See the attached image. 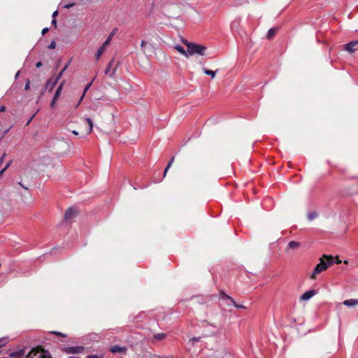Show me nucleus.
Returning <instances> with one entry per match:
<instances>
[{
    "instance_id": "obj_12",
    "label": "nucleus",
    "mask_w": 358,
    "mask_h": 358,
    "mask_svg": "<svg viewBox=\"0 0 358 358\" xmlns=\"http://www.w3.org/2000/svg\"><path fill=\"white\" fill-rule=\"evenodd\" d=\"M343 304L347 306H350V307L358 305V299H351L345 300L343 301Z\"/></svg>"
},
{
    "instance_id": "obj_40",
    "label": "nucleus",
    "mask_w": 358,
    "mask_h": 358,
    "mask_svg": "<svg viewBox=\"0 0 358 358\" xmlns=\"http://www.w3.org/2000/svg\"><path fill=\"white\" fill-rule=\"evenodd\" d=\"M17 352H12L10 354V356L12 357H17Z\"/></svg>"
},
{
    "instance_id": "obj_22",
    "label": "nucleus",
    "mask_w": 358,
    "mask_h": 358,
    "mask_svg": "<svg viewBox=\"0 0 358 358\" xmlns=\"http://www.w3.org/2000/svg\"><path fill=\"white\" fill-rule=\"evenodd\" d=\"M275 29H270L267 32L268 38H271L275 34Z\"/></svg>"
},
{
    "instance_id": "obj_6",
    "label": "nucleus",
    "mask_w": 358,
    "mask_h": 358,
    "mask_svg": "<svg viewBox=\"0 0 358 358\" xmlns=\"http://www.w3.org/2000/svg\"><path fill=\"white\" fill-rule=\"evenodd\" d=\"M345 49L350 52H354L356 51L358 49V40L347 43L345 45Z\"/></svg>"
},
{
    "instance_id": "obj_20",
    "label": "nucleus",
    "mask_w": 358,
    "mask_h": 358,
    "mask_svg": "<svg viewBox=\"0 0 358 358\" xmlns=\"http://www.w3.org/2000/svg\"><path fill=\"white\" fill-rule=\"evenodd\" d=\"M317 213L315 211H312L308 213V219L311 221L315 219L317 217Z\"/></svg>"
},
{
    "instance_id": "obj_52",
    "label": "nucleus",
    "mask_w": 358,
    "mask_h": 358,
    "mask_svg": "<svg viewBox=\"0 0 358 358\" xmlns=\"http://www.w3.org/2000/svg\"><path fill=\"white\" fill-rule=\"evenodd\" d=\"M69 358H75V357H69Z\"/></svg>"
},
{
    "instance_id": "obj_37",
    "label": "nucleus",
    "mask_w": 358,
    "mask_h": 358,
    "mask_svg": "<svg viewBox=\"0 0 358 358\" xmlns=\"http://www.w3.org/2000/svg\"><path fill=\"white\" fill-rule=\"evenodd\" d=\"M42 65H43L42 62H38L36 63V68H40L41 66H42Z\"/></svg>"
},
{
    "instance_id": "obj_21",
    "label": "nucleus",
    "mask_w": 358,
    "mask_h": 358,
    "mask_svg": "<svg viewBox=\"0 0 358 358\" xmlns=\"http://www.w3.org/2000/svg\"><path fill=\"white\" fill-rule=\"evenodd\" d=\"M173 162H174V157H172V158L170 159L169 162L168 163V164H167V166H166V169H165V170H164V177H165V176H166V173H167V171H168L169 169H170V167L171 166V165H172V164L173 163Z\"/></svg>"
},
{
    "instance_id": "obj_7",
    "label": "nucleus",
    "mask_w": 358,
    "mask_h": 358,
    "mask_svg": "<svg viewBox=\"0 0 358 358\" xmlns=\"http://www.w3.org/2000/svg\"><path fill=\"white\" fill-rule=\"evenodd\" d=\"M63 85H64V81L62 82V83L57 87V90H56V92L55 93V95H54V96L52 98V100L51 101V103H50L51 107H54L57 99L60 96L62 90Z\"/></svg>"
},
{
    "instance_id": "obj_29",
    "label": "nucleus",
    "mask_w": 358,
    "mask_h": 358,
    "mask_svg": "<svg viewBox=\"0 0 358 358\" xmlns=\"http://www.w3.org/2000/svg\"><path fill=\"white\" fill-rule=\"evenodd\" d=\"M90 89V83L87 84L86 86L85 87V90H84V93L82 95L80 99V101H81V100L83 99V96L85 94V93Z\"/></svg>"
},
{
    "instance_id": "obj_24",
    "label": "nucleus",
    "mask_w": 358,
    "mask_h": 358,
    "mask_svg": "<svg viewBox=\"0 0 358 358\" xmlns=\"http://www.w3.org/2000/svg\"><path fill=\"white\" fill-rule=\"evenodd\" d=\"M226 297H227L228 299H229V300L232 302V303L234 304V306L235 307H236V308H244V306H242V305L236 304V302L234 301V299H233L231 297H230V296H227Z\"/></svg>"
},
{
    "instance_id": "obj_36",
    "label": "nucleus",
    "mask_w": 358,
    "mask_h": 358,
    "mask_svg": "<svg viewBox=\"0 0 358 358\" xmlns=\"http://www.w3.org/2000/svg\"><path fill=\"white\" fill-rule=\"evenodd\" d=\"M57 15H58V11L57 10L54 11L52 15V18H55Z\"/></svg>"
},
{
    "instance_id": "obj_41",
    "label": "nucleus",
    "mask_w": 358,
    "mask_h": 358,
    "mask_svg": "<svg viewBox=\"0 0 358 358\" xmlns=\"http://www.w3.org/2000/svg\"><path fill=\"white\" fill-rule=\"evenodd\" d=\"M5 110H6V107H5V106H2L0 108V113L5 111Z\"/></svg>"
},
{
    "instance_id": "obj_39",
    "label": "nucleus",
    "mask_w": 358,
    "mask_h": 358,
    "mask_svg": "<svg viewBox=\"0 0 358 358\" xmlns=\"http://www.w3.org/2000/svg\"><path fill=\"white\" fill-rule=\"evenodd\" d=\"M34 115H32V116L29 118V120H28V121H27V122L26 125H28V124L31 122V121L32 120V119L34 118Z\"/></svg>"
},
{
    "instance_id": "obj_18",
    "label": "nucleus",
    "mask_w": 358,
    "mask_h": 358,
    "mask_svg": "<svg viewBox=\"0 0 358 358\" xmlns=\"http://www.w3.org/2000/svg\"><path fill=\"white\" fill-rule=\"evenodd\" d=\"M38 358H51V356L50 352H48V351L41 350L38 356Z\"/></svg>"
},
{
    "instance_id": "obj_8",
    "label": "nucleus",
    "mask_w": 358,
    "mask_h": 358,
    "mask_svg": "<svg viewBox=\"0 0 358 358\" xmlns=\"http://www.w3.org/2000/svg\"><path fill=\"white\" fill-rule=\"evenodd\" d=\"M316 294L315 289L308 290L304 292L300 297L301 301H308Z\"/></svg>"
},
{
    "instance_id": "obj_35",
    "label": "nucleus",
    "mask_w": 358,
    "mask_h": 358,
    "mask_svg": "<svg viewBox=\"0 0 358 358\" xmlns=\"http://www.w3.org/2000/svg\"><path fill=\"white\" fill-rule=\"evenodd\" d=\"M49 29L48 27H45L42 29L41 34L42 35H45L48 31Z\"/></svg>"
},
{
    "instance_id": "obj_32",
    "label": "nucleus",
    "mask_w": 358,
    "mask_h": 358,
    "mask_svg": "<svg viewBox=\"0 0 358 358\" xmlns=\"http://www.w3.org/2000/svg\"><path fill=\"white\" fill-rule=\"evenodd\" d=\"M52 333L55 334V335H57V336H63V337L66 336L65 334H62L61 332H59V331H52Z\"/></svg>"
},
{
    "instance_id": "obj_16",
    "label": "nucleus",
    "mask_w": 358,
    "mask_h": 358,
    "mask_svg": "<svg viewBox=\"0 0 358 358\" xmlns=\"http://www.w3.org/2000/svg\"><path fill=\"white\" fill-rule=\"evenodd\" d=\"M117 28L113 29V30L111 31V33L110 34V35L108 36V38H106V40L104 42L106 44L109 45L113 36L117 33Z\"/></svg>"
},
{
    "instance_id": "obj_46",
    "label": "nucleus",
    "mask_w": 358,
    "mask_h": 358,
    "mask_svg": "<svg viewBox=\"0 0 358 358\" xmlns=\"http://www.w3.org/2000/svg\"><path fill=\"white\" fill-rule=\"evenodd\" d=\"M86 121L87 122L88 124L90 125V117H87Z\"/></svg>"
},
{
    "instance_id": "obj_17",
    "label": "nucleus",
    "mask_w": 358,
    "mask_h": 358,
    "mask_svg": "<svg viewBox=\"0 0 358 358\" xmlns=\"http://www.w3.org/2000/svg\"><path fill=\"white\" fill-rule=\"evenodd\" d=\"M203 71L205 74L210 76L212 78H215V76L216 75V72H217V71H211V70H208V69H207L206 68H203Z\"/></svg>"
},
{
    "instance_id": "obj_2",
    "label": "nucleus",
    "mask_w": 358,
    "mask_h": 358,
    "mask_svg": "<svg viewBox=\"0 0 358 358\" xmlns=\"http://www.w3.org/2000/svg\"><path fill=\"white\" fill-rule=\"evenodd\" d=\"M183 43L187 46V58L194 55H203L206 47L201 45H197L193 43H189L187 41H182Z\"/></svg>"
},
{
    "instance_id": "obj_53",
    "label": "nucleus",
    "mask_w": 358,
    "mask_h": 358,
    "mask_svg": "<svg viewBox=\"0 0 358 358\" xmlns=\"http://www.w3.org/2000/svg\"><path fill=\"white\" fill-rule=\"evenodd\" d=\"M0 358H6V357H0Z\"/></svg>"
},
{
    "instance_id": "obj_19",
    "label": "nucleus",
    "mask_w": 358,
    "mask_h": 358,
    "mask_svg": "<svg viewBox=\"0 0 358 358\" xmlns=\"http://www.w3.org/2000/svg\"><path fill=\"white\" fill-rule=\"evenodd\" d=\"M69 66V62L64 65V66L62 68L59 73L57 76V79H60L63 75V73L66 71Z\"/></svg>"
},
{
    "instance_id": "obj_48",
    "label": "nucleus",
    "mask_w": 358,
    "mask_h": 358,
    "mask_svg": "<svg viewBox=\"0 0 358 358\" xmlns=\"http://www.w3.org/2000/svg\"><path fill=\"white\" fill-rule=\"evenodd\" d=\"M9 129H10V128H9V129H6V130L5 131V132H4V134H6V133L9 131Z\"/></svg>"
},
{
    "instance_id": "obj_34",
    "label": "nucleus",
    "mask_w": 358,
    "mask_h": 358,
    "mask_svg": "<svg viewBox=\"0 0 358 358\" xmlns=\"http://www.w3.org/2000/svg\"><path fill=\"white\" fill-rule=\"evenodd\" d=\"M103 355H91V358H103Z\"/></svg>"
},
{
    "instance_id": "obj_33",
    "label": "nucleus",
    "mask_w": 358,
    "mask_h": 358,
    "mask_svg": "<svg viewBox=\"0 0 358 358\" xmlns=\"http://www.w3.org/2000/svg\"><path fill=\"white\" fill-rule=\"evenodd\" d=\"M200 340V338L199 337H194L192 338H191L189 341L192 343L194 342H197Z\"/></svg>"
},
{
    "instance_id": "obj_31",
    "label": "nucleus",
    "mask_w": 358,
    "mask_h": 358,
    "mask_svg": "<svg viewBox=\"0 0 358 358\" xmlns=\"http://www.w3.org/2000/svg\"><path fill=\"white\" fill-rule=\"evenodd\" d=\"M30 88V82L29 80H27L26 83H25V85H24V90H29Z\"/></svg>"
},
{
    "instance_id": "obj_45",
    "label": "nucleus",
    "mask_w": 358,
    "mask_h": 358,
    "mask_svg": "<svg viewBox=\"0 0 358 358\" xmlns=\"http://www.w3.org/2000/svg\"><path fill=\"white\" fill-rule=\"evenodd\" d=\"M46 89H47V88H45V87L42 90V91H41V95L44 94V92H45V90H46Z\"/></svg>"
},
{
    "instance_id": "obj_1",
    "label": "nucleus",
    "mask_w": 358,
    "mask_h": 358,
    "mask_svg": "<svg viewBox=\"0 0 358 358\" xmlns=\"http://www.w3.org/2000/svg\"><path fill=\"white\" fill-rule=\"evenodd\" d=\"M334 264V258L331 255H323L320 259V263L317 264L314 268L313 273L310 275L311 279H315L316 275L326 271L329 267Z\"/></svg>"
},
{
    "instance_id": "obj_25",
    "label": "nucleus",
    "mask_w": 358,
    "mask_h": 358,
    "mask_svg": "<svg viewBox=\"0 0 358 358\" xmlns=\"http://www.w3.org/2000/svg\"><path fill=\"white\" fill-rule=\"evenodd\" d=\"M151 46L150 44H148L146 41H142L141 43V47L143 50V51L145 52L147 46Z\"/></svg>"
},
{
    "instance_id": "obj_43",
    "label": "nucleus",
    "mask_w": 358,
    "mask_h": 358,
    "mask_svg": "<svg viewBox=\"0 0 358 358\" xmlns=\"http://www.w3.org/2000/svg\"><path fill=\"white\" fill-rule=\"evenodd\" d=\"M19 75H20V71H18L16 73L15 76V79H17V78H18Z\"/></svg>"
},
{
    "instance_id": "obj_23",
    "label": "nucleus",
    "mask_w": 358,
    "mask_h": 358,
    "mask_svg": "<svg viewBox=\"0 0 358 358\" xmlns=\"http://www.w3.org/2000/svg\"><path fill=\"white\" fill-rule=\"evenodd\" d=\"M166 337V335L164 334H156L154 335V338L156 340L161 341L164 339Z\"/></svg>"
},
{
    "instance_id": "obj_10",
    "label": "nucleus",
    "mask_w": 358,
    "mask_h": 358,
    "mask_svg": "<svg viewBox=\"0 0 358 358\" xmlns=\"http://www.w3.org/2000/svg\"><path fill=\"white\" fill-rule=\"evenodd\" d=\"M59 79H57L56 77L54 80L50 79L47 81L45 88L49 89L50 90H52L54 87L57 85Z\"/></svg>"
},
{
    "instance_id": "obj_27",
    "label": "nucleus",
    "mask_w": 358,
    "mask_h": 358,
    "mask_svg": "<svg viewBox=\"0 0 358 358\" xmlns=\"http://www.w3.org/2000/svg\"><path fill=\"white\" fill-rule=\"evenodd\" d=\"M7 342H8V338H0V348L6 345Z\"/></svg>"
},
{
    "instance_id": "obj_38",
    "label": "nucleus",
    "mask_w": 358,
    "mask_h": 358,
    "mask_svg": "<svg viewBox=\"0 0 358 358\" xmlns=\"http://www.w3.org/2000/svg\"><path fill=\"white\" fill-rule=\"evenodd\" d=\"M51 23H52V24H54L55 26H56V24H57L56 19L55 18H52Z\"/></svg>"
},
{
    "instance_id": "obj_14",
    "label": "nucleus",
    "mask_w": 358,
    "mask_h": 358,
    "mask_svg": "<svg viewBox=\"0 0 358 358\" xmlns=\"http://www.w3.org/2000/svg\"><path fill=\"white\" fill-rule=\"evenodd\" d=\"M174 48L180 52L181 55H184L185 57L187 58V51L184 49L183 47L180 46V45H176Z\"/></svg>"
},
{
    "instance_id": "obj_26",
    "label": "nucleus",
    "mask_w": 358,
    "mask_h": 358,
    "mask_svg": "<svg viewBox=\"0 0 358 358\" xmlns=\"http://www.w3.org/2000/svg\"><path fill=\"white\" fill-rule=\"evenodd\" d=\"M40 352V350L39 349H33L31 352L29 353V356H30L31 358H33V356H36L38 353Z\"/></svg>"
},
{
    "instance_id": "obj_49",
    "label": "nucleus",
    "mask_w": 358,
    "mask_h": 358,
    "mask_svg": "<svg viewBox=\"0 0 358 358\" xmlns=\"http://www.w3.org/2000/svg\"><path fill=\"white\" fill-rule=\"evenodd\" d=\"M90 127H91V129H92V127H93V125H92V122H91Z\"/></svg>"
},
{
    "instance_id": "obj_47",
    "label": "nucleus",
    "mask_w": 358,
    "mask_h": 358,
    "mask_svg": "<svg viewBox=\"0 0 358 358\" xmlns=\"http://www.w3.org/2000/svg\"><path fill=\"white\" fill-rule=\"evenodd\" d=\"M19 184H20V185H21L24 189H27V190L28 189V188H27V187H26L23 186L21 183H19Z\"/></svg>"
},
{
    "instance_id": "obj_5",
    "label": "nucleus",
    "mask_w": 358,
    "mask_h": 358,
    "mask_svg": "<svg viewBox=\"0 0 358 358\" xmlns=\"http://www.w3.org/2000/svg\"><path fill=\"white\" fill-rule=\"evenodd\" d=\"M112 353H118L120 355H125L127 352V348L125 346L113 345L110 348Z\"/></svg>"
},
{
    "instance_id": "obj_42",
    "label": "nucleus",
    "mask_w": 358,
    "mask_h": 358,
    "mask_svg": "<svg viewBox=\"0 0 358 358\" xmlns=\"http://www.w3.org/2000/svg\"><path fill=\"white\" fill-rule=\"evenodd\" d=\"M341 262V261L338 259V257H337L336 259V264H340Z\"/></svg>"
},
{
    "instance_id": "obj_13",
    "label": "nucleus",
    "mask_w": 358,
    "mask_h": 358,
    "mask_svg": "<svg viewBox=\"0 0 358 358\" xmlns=\"http://www.w3.org/2000/svg\"><path fill=\"white\" fill-rule=\"evenodd\" d=\"M300 245H301V243L299 242L292 241L289 242L287 248L289 249L295 250V249L299 248L300 247Z\"/></svg>"
},
{
    "instance_id": "obj_28",
    "label": "nucleus",
    "mask_w": 358,
    "mask_h": 358,
    "mask_svg": "<svg viewBox=\"0 0 358 358\" xmlns=\"http://www.w3.org/2000/svg\"><path fill=\"white\" fill-rule=\"evenodd\" d=\"M238 24H239L238 20H234V22H231V27L232 29H236L238 27Z\"/></svg>"
},
{
    "instance_id": "obj_11",
    "label": "nucleus",
    "mask_w": 358,
    "mask_h": 358,
    "mask_svg": "<svg viewBox=\"0 0 358 358\" xmlns=\"http://www.w3.org/2000/svg\"><path fill=\"white\" fill-rule=\"evenodd\" d=\"M113 61H111L107 66L106 70H105V74L108 75L109 76H113L115 73V68L111 71V69L113 67Z\"/></svg>"
},
{
    "instance_id": "obj_44",
    "label": "nucleus",
    "mask_w": 358,
    "mask_h": 358,
    "mask_svg": "<svg viewBox=\"0 0 358 358\" xmlns=\"http://www.w3.org/2000/svg\"><path fill=\"white\" fill-rule=\"evenodd\" d=\"M72 133L74 134V135H78V132L76 130H73L72 131Z\"/></svg>"
},
{
    "instance_id": "obj_3",
    "label": "nucleus",
    "mask_w": 358,
    "mask_h": 358,
    "mask_svg": "<svg viewBox=\"0 0 358 358\" xmlns=\"http://www.w3.org/2000/svg\"><path fill=\"white\" fill-rule=\"evenodd\" d=\"M79 210L75 206L69 208L64 213V219L67 222H71L79 214Z\"/></svg>"
},
{
    "instance_id": "obj_9",
    "label": "nucleus",
    "mask_w": 358,
    "mask_h": 358,
    "mask_svg": "<svg viewBox=\"0 0 358 358\" xmlns=\"http://www.w3.org/2000/svg\"><path fill=\"white\" fill-rule=\"evenodd\" d=\"M108 46V44H106L105 42L103 43V44L101 45V47L99 48L97 52L95 54V59L98 61L103 53L106 51V48Z\"/></svg>"
},
{
    "instance_id": "obj_4",
    "label": "nucleus",
    "mask_w": 358,
    "mask_h": 358,
    "mask_svg": "<svg viewBox=\"0 0 358 358\" xmlns=\"http://www.w3.org/2000/svg\"><path fill=\"white\" fill-rule=\"evenodd\" d=\"M85 350L83 346H64L62 351L66 354H80Z\"/></svg>"
},
{
    "instance_id": "obj_30",
    "label": "nucleus",
    "mask_w": 358,
    "mask_h": 358,
    "mask_svg": "<svg viewBox=\"0 0 358 358\" xmlns=\"http://www.w3.org/2000/svg\"><path fill=\"white\" fill-rule=\"evenodd\" d=\"M56 47V43L55 41H52L50 45L48 46L49 49H55Z\"/></svg>"
},
{
    "instance_id": "obj_15",
    "label": "nucleus",
    "mask_w": 358,
    "mask_h": 358,
    "mask_svg": "<svg viewBox=\"0 0 358 358\" xmlns=\"http://www.w3.org/2000/svg\"><path fill=\"white\" fill-rule=\"evenodd\" d=\"M63 1H64L65 0H63ZM87 1L88 0H75V1L70 3L64 4L63 6L65 8H70L73 7V6L76 5L78 2L85 3V2H87Z\"/></svg>"
},
{
    "instance_id": "obj_51",
    "label": "nucleus",
    "mask_w": 358,
    "mask_h": 358,
    "mask_svg": "<svg viewBox=\"0 0 358 358\" xmlns=\"http://www.w3.org/2000/svg\"><path fill=\"white\" fill-rule=\"evenodd\" d=\"M344 263L347 264H348V261H344Z\"/></svg>"
},
{
    "instance_id": "obj_50",
    "label": "nucleus",
    "mask_w": 358,
    "mask_h": 358,
    "mask_svg": "<svg viewBox=\"0 0 358 358\" xmlns=\"http://www.w3.org/2000/svg\"><path fill=\"white\" fill-rule=\"evenodd\" d=\"M85 358H90V355L86 356Z\"/></svg>"
}]
</instances>
